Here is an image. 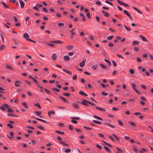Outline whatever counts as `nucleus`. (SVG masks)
Instances as JSON below:
<instances>
[{
	"instance_id": "f257e3e1",
	"label": "nucleus",
	"mask_w": 153,
	"mask_h": 153,
	"mask_svg": "<svg viewBox=\"0 0 153 153\" xmlns=\"http://www.w3.org/2000/svg\"><path fill=\"white\" fill-rule=\"evenodd\" d=\"M81 103L83 105L87 106H88L89 105L88 104L94 106H96V105L94 103L88 101L86 100L82 99V102Z\"/></svg>"
},
{
	"instance_id": "f03ea898",
	"label": "nucleus",
	"mask_w": 153,
	"mask_h": 153,
	"mask_svg": "<svg viewBox=\"0 0 153 153\" xmlns=\"http://www.w3.org/2000/svg\"><path fill=\"white\" fill-rule=\"evenodd\" d=\"M3 106L5 108L7 109V111L9 112H13V110L10 108V106L7 104L4 103L3 104Z\"/></svg>"
},
{
	"instance_id": "7ed1b4c3",
	"label": "nucleus",
	"mask_w": 153,
	"mask_h": 153,
	"mask_svg": "<svg viewBox=\"0 0 153 153\" xmlns=\"http://www.w3.org/2000/svg\"><path fill=\"white\" fill-rule=\"evenodd\" d=\"M123 12L130 18V19L131 20H132L133 19L132 18V17L131 16L127 10H124L123 11Z\"/></svg>"
},
{
	"instance_id": "20e7f679",
	"label": "nucleus",
	"mask_w": 153,
	"mask_h": 153,
	"mask_svg": "<svg viewBox=\"0 0 153 153\" xmlns=\"http://www.w3.org/2000/svg\"><path fill=\"white\" fill-rule=\"evenodd\" d=\"M132 87L134 91L137 94H140V93L139 91H138L136 89V85L134 84V83H132Z\"/></svg>"
},
{
	"instance_id": "39448f33",
	"label": "nucleus",
	"mask_w": 153,
	"mask_h": 153,
	"mask_svg": "<svg viewBox=\"0 0 153 153\" xmlns=\"http://www.w3.org/2000/svg\"><path fill=\"white\" fill-rule=\"evenodd\" d=\"M86 59H85L79 63V65L81 67H83L85 65Z\"/></svg>"
},
{
	"instance_id": "423d86ee",
	"label": "nucleus",
	"mask_w": 153,
	"mask_h": 153,
	"mask_svg": "<svg viewBox=\"0 0 153 153\" xmlns=\"http://www.w3.org/2000/svg\"><path fill=\"white\" fill-rule=\"evenodd\" d=\"M117 2L120 4L121 5H124V6H125V7H128L129 6L128 5V4H127L124 3H123L122 2L120 1L119 0H117Z\"/></svg>"
},
{
	"instance_id": "0eeeda50",
	"label": "nucleus",
	"mask_w": 153,
	"mask_h": 153,
	"mask_svg": "<svg viewBox=\"0 0 153 153\" xmlns=\"http://www.w3.org/2000/svg\"><path fill=\"white\" fill-rule=\"evenodd\" d=\"M23 36L24 38H25L28 41L29 39H30L28 38L29 37V35H28L27 33H25L23 34Z\"/></svg>"
},
{
	"instance_id": "6e6552de",
	"label": "nucleus",
	"mask_w": 153,
	"mask_h": 153,
	"mask_svg": "<svg viewBox=\"0 0 153 153\" xmlns=\"http://www.w3.org/2000/svg\"><path fill=\"white\" fill-rule=\"evenodd\" d=\"M21 82L18 80H16L15 82V86L16 87H19L21 85Z\"/></svg>"
},
{
	"instance_id": "1a4fd4ad",
	"label": "nucleus",
	"mask_w": 153,
	"mask_h": 153,
	"mask_svg": "<svg viewBox=\"0 0 153 153\" xmlns=\"http://www.w3.org/2000/svg\"><path fill=\"white\" fill-rule=\"evenodd\" d=\"M51 58L52 60L55 61L57 59V55L55 53H53L51 56Z\"/></svg>"
},
{
	"instance_id": "9d476101",
	"label": "nucleus",
	"mask_w": 153,
	"mask_h": 153,
	"mask_svg": "<svg viewBox=\"0 0 153 153\" xmlns=\"http://www.w3.org/2000/svg\"><path fill=\"white\" fill-rule=\"evenodd\" d=\"M79 94L84 97H86L88 96V95L85 93L82 90H80L79 92Z\"/></svg>"
},
{
	"instance_id": "9b49d317",
	"label": "nucleus",
	"mask_w": 153,
	"mask_h": 153,
	"mask_svg": "<svg viewBox=\"0 0 153 153\" xmlns=\"http://www.w3.org/2000/svg\"><path fill=\"white\" fill-rule=\"evenodd\" d=\"M74 48V46L72 45H69L66 47V48L68 50H71Z\"/></svg>"
},
{
	"instance_id": "f8f14e48",
	"label": "nucleus",
	"mask_w": 153,
	"mask_h": 153,
	"mask_svg": "<svg viewBox=\"0 0 153 153\" xmlns=\"http://www.w3.org/2000/svg\"><path fill=\"white\" fill-rule=\"evenodd\" d=\"M19 2L20 4L21 8H23L25 6V3L22 0H19Z\"/></svg>"
},
{
	"instance_id": "ddd939ff",
	"label": "nucleus",
	"mask_w": 153,
	"mask_h": 153,
	"mask_svg": "<svg viewBox=\"0 0 153 153\" xmlns=\"http://www.w3.org/2000/svg\"><path fill=\"white\" fill-rule=\"evenodd\" d=\"M99 65L103 69L107 70L108 68L106 66L102 64H99Z\"/></svg>"
},
{
	"instance_id": "4468645a",
	"label": "nucleus",
	"mask_w": 153,
	"mask_h": 153,
	"mask_svg": "<svg viewBox=\"0 0 153 153\" xmlns=\"http://www.w3.org/2000/svg\"><path fill=\"white\" fill-rule=\"evenodd\" d=\"M95 108L96 109L98 110H99L100 111H103L104 112L105 111V110L104 108H100V107H95Z\"/></svg>"
},
{
	"instance_id": "2eb2a0df",
	"label": "nucleus",
	"mask_w": 153,
	"mask_h": 153,
	"mask_svg": "<svg viewBox=\"0 0 153 153\" xmlns=\"http://www.w3.org/2000/svg\"><path fill=\"white\" fill-rule=\"evenodd\" d=\"M59 97L65 103H68V101L65 98L63 97H62L61 96H60Z\"/></svg>"
},
{
	"instance_id": "dca6fc26",
	"label": "nucleus",
	"mask_w": 153,
	"mask_h": 153,
	"mask_svg": "<svg viewBox=\"0 0 153 153\" xmlns=\"http://www.w3.org/2000/svg\"><path fill=\"white\" fill-rule=\"evenodd\" d=\"M51 42L52 43H56L57 44H62V42L60 40H57V41H51Z\"/></svg>"
},
{
	"instance_id": "f3484780",
	"label": "nucleus",
	"mask_w": 153,
	"mask_h": 153,
	"mask_svg": "<svg viewBox=\"0 0 153 153\" xmlns=\"http://www.w3.org/2000/svg\"><path fill=\"white\" fill-rule=\"evenodd\" d=\"M70 59V57L67 55H65L64 57V60L66 61H68Z\"/></svg>"
},
{
	"instance_id": "a211bd4d",
	"label": "nucleus",
	"mask_w": 153,
	"mask_h": 153,
	"mask_svg": "<svg viewBox=\"0 0 153 153\" xmlns=\"http://www.w3.org/2000/svg\"><path fill=\"white\" fill-rule=\"evenodd\" d=\"M1 3L3 5V6L6 8H8L9 7L4 2H1Z\"/></svg>"
},
{
	"instance_id": "6ab92c4d",
	"label": "nucleus",
	"mask_w": 153,
	"mask_h": 153,
	"mask_svg": "<svg viewBox=\"0 0 153 153\" xmlns=\"http://www.w3.org/2000/svg\"><path fill=\"white\" fill-rule=\"evenodd\" d=\"M140 36L141 37V38L142 39V40L143 41L148 42V40L146 39V38L145 37L141 35H140Z\"/></svg>"
},
{
	"instance_id": "aec40b11",
	"label": "nucleus",
	"mask_w": 153,
	"mask_h": 153,
	"mask_svg": "<svg viewBox=\"0 0 153 153\" xmlns=\"http://www.w3.org/2000/svg\"><path fill=\"white\" fill-rule=\"evenodd\" d=\"M62 70L63 71L66 72V73H67L71 75L72 74V73L71 71L67 70L65 69H63Z\"/></svg>"
},
{
	"instance_id": "412c9836",
	"label": "nucleus",
	"mask_w": 153,
	"mask_h": 153,
	"mask_svg": "<svg viewBox=\"0 0 153 153\" xmlns=\"http://www.w3.org/2000/svg\"><path fill=\"white\" fill-rule=\"evenodd\" d=\"M7 116H11V117H18L17 115H16L15 114H10V113L7 114Z\"/></svg>"
},
{
	"instance_id": "4be33fe9",
	"label": "nucleus",
	"mask_w": 153,
	"mask_h": 153,
	"mask_svg": "<svg viewBox=\"0 0 153 153\" xmlns=\"http://www.w3.org/2000/svg\"><path fill=\"white\" fill-rule=\"evenodd\" d=\"M72 106L76 109H79V106L78 104L76 103H74L72 104Z\"/></svg>"
},
{
	"instance_id": "5701e85b",
	"label": "nucleus",
	"mask_w": 153,
	"mask_h": 153,
	"mask_svg": "<svg viewBox=\"0 0 153 153\" xmlns=\"http://www.w3.org/2000/svg\"><path fill=\"white\" fill-rule=\"evenodd\" d=\"M139 43V42L137 41H134L132 42L133 45H138Z\"/></svg>"
},
{
	"instance_id": "b1692460",
	"label": "nucleus",
	"mask_w": 153,
	"mask_h": 153,
	"mask_svg": "<svg viewBox=\"0 0 153 153\" xmlns=\"http://www.w3.org/2000/svg\"><path fill=\"white\" fill-rule=\"evenodd\" d=\"M104 60L105 62L107 63V64L109 66H111V63L110 61L106 59H105Z\"/></svg>"
},
{
	"instance_id": "393cba45",
	"label": "nucleus",
	"mask_w": 153,
	"mask_h": 153,
	"mask_svg": "<svg viewBox=\"0 0 153 153\" xmlns=\"http://www.w3.org/2000/svg\"><path fill=\"white\" fill-rule=\"evenodd\" d=\"M112 135L117 140V141H120V138L117 137L116 135L114 134H112Z\"/></svg>"
},
{
	"instance_id": "a878e982",
	"label": "nucleus",
	"mask_w": 153,
	"mask_h": 153,
	"mask_svg": "<svg viewBox=\"0 0 153 153\" xmlns=\"http://www.w3.org/2000/svg\"><path fill=\"white\" fill-rule=\"evenodd\" d=\"M93 117L96 119H97L98 120H102V118H101V117L97 116V115H94L93 116Z\"/></svg>"
},
{
	"instance_id": "bb28decb",
	"label": "nucleus",
	"mask_w": 153,
	"mask_h": 153,
	"mask_svg": "<svg viewBox=\"0 0 153 153\" xmlns=\"http://www.w3.org/2000/svg\"><path fill=\"white\" fill-rule=\"evenodd\" d=\"M132 8L133 9H134L135 10H136L137 12L140 13V14H142V13L138 9H137V8L134 7H132Z\"/></svg>"
},
{
	"instance_id": "cd10ccee",
	"label": "nucleus",
	"mask_w": 153,
	"mask_h": 153,
	"mask_svg": "<svg viewBox=\"0 0 153 153\" xmlns=\"http://www.w3.org/2000/svg\"><path fill=\"white\" fill-rule=\"evenodd\" d=\"M47 45L49 46L52 47H54L55 46L54 44L51 43H47Z\"/></svg>"
},
{
	"instance_id": "c85d7f7f",
	"label": "nucleus",
	"mask_w": 153,
	"mask_h": 153,
	"mask_svg": "<svg viewBox=\"0 0 153 153\" xmlns=\"http://www.w3.org/2000/svg\"><path fill=\"white\" fill-rule=\"evenodd\" d=\"M104 147L106 151L108 152L109 153L111 152L110 150L108 147L105 146H104Z\"/></svg>"
},
{
	"instance_id": "c756f323",
	"label": "nucleus",
	"mask_w": 153,
	"mask_h": 153,
	"mask_svg": "<svg viewBox=\"0 0 153 153\" xmlns=\"http://www.w3.org/2000/svg\"><path fill=\"white\" fill-rule=\"evenodd\" d=\"M34 113L38 116L40 115L42 113L41 111H35L34 112Z\"/></svg>"
},
{
	"instance_id": "7c9ffc66",
	"label": "nucleus",
	"mask_w": 153,
	"mask_h": 153,
	"mask_svg": "<svg viewBox=\"0 0 153 153\" xmlns=\"http://www.w3.org/2000/svg\"><path fill=\"white\" fill-rule=\"evenodd\" d=\"M93 121L94 123L97 124H101V122L98 120H94Z\"/></svg>"
},
{
	"instance_id": "2f4dec72",
	"label": "nucleus",
	"mask_w": 153,
	"mask_h": 153,
	"mask_svg": "<svg viewBox=\"0 0 153 153\" xmlns=\"http://www.w3.org/2000/svg\"><path fill=\"white\" fill-rule=\"evenodd\" d=\"M34 105L35 106H37V107H38L40 109L41 108V106H40V105L39 104V103H36V104H34Z\"/></svg>"
},
{
	"instance_id": "473e14b6",
	"label": "nucleus",
	"mask_w": 153,
	"mask_h": 153,
	"mask_svg": "<svg viewBox=\"0 0 153 153\" xmlns=\"http://www.w3.org/2000/svg\"><path fill=\"white\" fill-rule=\"evenodd\" d=\"M55 132L60 134H64V132L60 131L58 130H55Z\"/></svg>"
},
{
	"instance_id": "72a5a7b5",
	"label": "nucleus",
	"mask_w": 153,
	"mask_h": 153,
	"mask_svg": "<svg viewBox=\"0 0 153 153\" xmlns=\"http://www.w3.org/2000/svg\"><path fill=\"white\" fill-rule=\"evenodd\" d=\"M104 124L107 125L111 127V128H115V126H113V125H111L110 124H108V123H104Z\"/></svg>"
},
{
	"instance_id": "f704fd0d",
	"label": "nucleus",
	"mask_w": 153,
	"mask_h": 153,
	"mask_svg": "<svg viewBox=\"0 0 153 153\" xmlns=\"http://www.w3.org/2000/svg\"><path fill=\"white\" fill-rule=\"evenodd\" d=\"M104 124L107 125L111 127V128H115V126H113V125H111L110 124H108V123H104Z\"/></svg>"
},
{
	"instance_id": "c9c22d12",
	"label": "nucleus",
	"mask_w": 153,
	"mask_h": 153,
	"mask_svg": "<svg viewBox=\"0 0 153 153\" xmlns=\"http://www.w3.org/2000/svg\"><path fill=\"white\" fill-rule=\"evenodd\" d=\"M5 47V46L4 44H2L0 46V51L3 50Z\"/></svg>"
},
{
	"instance_id": "e433bc0d",
	"label": "nucleus",
	"mask_w": 153,
	"mask_h": 153,
	"mask_svg": "<svg viewBox=\"0 0 153 153\" xmlns=\"http://www.w3.org/2000/svg\"><path fill=\"white\" fill-rule=\"evenodd\" d=\"M22 104L27 108H28V107L27 105V104L25 102H23L22 103Z\"/></svg>"
},
{
	"instance_id": "4c0bfd02",
	"label": "nucleus",
	"mask_w": 153,
	"mask_h": 153,
	"mask_svg": "<svg viewBox=\"0 0 153 153\" xmlns=\"http://www.w3.org/2000/svg\"><path fill=\"white\" fill-rule=\"evenodd\" d=\"M62 95H63L64 96H67V97H69L70 94L68 93H63Z\"/></svg>"
},
{
	"instance_id": "58836bf2",
	"label": "nucleus",
	"mask_w": 153,
	"mask_h": 153,
	"mask_svg": "<svg viewBox=\"0 0 153 153\" xmlns=\"http://www.w3.org/2000/svg\"><path fill=\"white\" fill-rule=\"evenodd\" d=\"M129 123L131 126H136V124L132 121H130L129 122Z\"/></svg>"
},
{
	"instance_id": "ea45409f",
	"label": "nucleus",
	"mask_w": 153,
	"mask_h": 153,
	"mask_svg": "<svg viewBox=\"0 0 153 153\" xmlns=\"http://www.w3.org/2000/svg\"><path fill=\"white\" fill-rule=\"evenodd\" d=\"M60 144H63V146H68V144H66L64 142H62V141L60 142Z\"/></svg>"
},
{
	"instance_id": "a19ab883",
	"label": "nucleus",
	"mask_w": 153,
	"mask_h": 153,
	"mask_svg": "<svg viewBox=\"0 0 153 153\" xmlns=\"http://www.w3.org/2000/svg\"><path fill=\"white\" fill-rule=\"evenodd\" d=\"M129 71L132 74H134V70L132 69H130L129 70Z\"/></svg>"
},
{
	"instance_id": "79ce46f5",
	"label": "nucleus",
	"mask_w": 153,
	"mask_h": 153,
	"mask_svg": "<svg viewBox=\"0 0 153 153\" xmlns=\"http://www.w3.org/2000/svg\"><path fill=\"white\" fill-rule=\"evenodd\" d=\"M124 26L125 27V28L126 29V30H127L128 31H130L131 30V29L130 28L127 27L125 25H124Z\"/></svg>"
},
{
	"instance_id": "37998d69",
	"label": "nucleus",
	"mask_w": 153,
	"mask_h": 153,
	"mask_svg": "<svg viewBox=\"0 0 153 153\" xmlns=\"http://www.w3.org/2000/svg\"><path fill=\"white\" fill-rule=\"evenodd\" d=\"M77 79V75L76 74L74 75L73 76L72 79L74 80H75Z\"/></svg>"
},
{
	"instance_id": "c03bdc74",
	"label": "nucleus",
	"mask_w": 153,
	"mask_h": 153,
	"mask_svg": "<svg viewBox=\"0 0 153 153\" xmlns=\"http://www.w3.org/2000/svg\"><path fill=\"white\" fill-rule=\"evenodd\" d=\"M6 67L7 68H8V69L12 70L13 69V68H12L9 65H6Z\"/></svg>"
},
{
	"instance_id": "a18cd8bd",
	"label": "nucleus",
	"mask_w": 153,
	"mask_h": 153,
	"mask_svg": "<svg viewBox=\"0 0 153 153\" xmlns=\"http://www.w3.org/2000/svg\"><path fill=\"white\" fill-rule=\"evenodd\" d=\"M44 90L45 91V92L48 94H51V92H50V91L46 89V88H45L44 89Z\"/></svg>"
},
{
	"instance_id": "49530a36",
	"label": "nucleus",
	"mask_w": 153,
	"mask_h": 153,
	"mask_svg": "<svg viewBox=\"0 0 153 153\" xmlns=\"http://www.w3.org/2000/svg\"><path fill=\"white\" fill-rule=\"evenodd\" d=\"M105 2L107 4H109L111 6H113V4L111 2L109 1L108 0H106Z\"/></svg>"
},
{
	"instance_id": "de8ad7c7",
	"label": "nucleus",
	"mask_w": 153,
	"mask_h": 153,
	"mask_svg": "<svg viewBox=\"0 0 153 153\" xmlns=\"http://www.w3.org/2000/svg\"><path fill=\"white\" fill-rule=\"evenodd\" d=\"M7 126L9 127L10 128H13V126L11 124H8L7 125Z\"/></svg>"
},
{
	"instance_id": "09e8293b",
	"label": "nucleus",
	"mask_w": 153,
	"mask_h": 153,
	"mask_svg": "<svg viewBox=\"0 0 153 153\" xmlns=\"http://www.w3.org/2000/svg\"><path fill=\"white\" fill-rule=\"evenodd\" d=\"M113 37H114V36H113L111 35V36H109L107 38V39L108 40H111V39L113 38Z\"/></svg>"
},
{
	"instance_id": "8fccbe9b",
	"label": "nucleus",
	"mask_w": 153,
	"mask_h": 153,
	"mask_svg": "<svg viewBox=\"0 0 153 153\" xmlns=\"http://www.w3.org/2000/svg\"><path fill=\"white\" fill-rule=\"evenodd\" d=\"M71 151V150L69 149H65V152L67 153H69Z\"/></svg>"
},
{
	"instance_id": "3c124183",
	"label": "nucleus",
	"mask_w": 153,
	"mask_h": 153,
	"mask_svg": "<svg viewBox=\"0 0 153 153\" xmlns=\"http://www.w3.org/2000/svg\"><path fill=\"white\" fill-rule=\"evenodd\" d=\"M112 63L113 64V66H114V67H115V66H117V64L116 62L115 61H114V60H112Z\"/></svg>"
},
{
	"instance_id": "603ef678",
	"label": "nucleus",
	"mask_w": 153,
	"mask_h": 153,
	"mask_svg": "<svg viewBox=\"0 0 153 153\" xmlns=\"http://www.w3.org/2000/svg\"><path fill=\"white\" fill-rule=\"evenodd\" d=\"M37 127L38 128H39V129H40L42 130H45V129L42 126H38Z\"/></svg>"
},
{
	"instance_id": "864d4df0",
	"label": "nucleus",
	"mask_w": 153,
	"mask_h": 153,
	"mask_svg": "<svg viewBox=\"0 0 153 153\" xmlns=\"http://www.w3.org/2000/svg\"><path fill=\"white\" fill-rule=\"evenodd\" d=\"M71 119H74L76 120H78L80 119V118L78 117H71Z\"/></svg>"
},
{
	"instance_id": "5fc2aeb1",
	"label": "nucleus",
	"mask_w": 153,
	"mask_h": 153,
	"mask_svg": "<svg viewBox=\"0 0 153 153\" xmlns=\"http://www.w3.org/2000/svg\"><path fill=\"white\" fill-rule=\"evenodd\" d=\"M52 89H53V90L58 92H59L60 91V90L59 89L56 88H52Z\"/></svg>"
},
{
	"instance_id": "6e6d98bb",
	"label": "nucleus",
	"mask_w": 153,
	"mask_h": 153,
	"mask_svg": "<svg viewBox=\"0 0 153 153\" xmlns=\"http://www.w3.org/2000/svg\"><path fill=\"white\" fill-rule=\"evenodd\" d=\"M117 56L123 59L124 57L120 54H117Z\"/></svg>"
},
{
	"instance_id": "4d7b16f0",
	"label": "nucleus",
	"mask_w": 153,
	"mask_h": 153,
	"mask_svg": "<svg viewBox=\"0 0 153 153\" xmlns=\"http://www.w3.org/2000/svg\"><path fill=\"white\" fill-rule=\"evenodd\" d=\"M118 123L121 126H123V123L122 122V121L120 120H118Z\"/></svg>"
},
{
	"instance_id": "13d9d810",
	"label": "nucleus",
	"mask_w": 153,
	"mask_h": 153,
	"mask_svg": "<svg viewBox=\"0 0 153 153\" xmlns=\"http://www.w3.org/2000/svg\"><path fill=\"white\" fill-rule=\"evenodd\" d=\"M74 54L73 52H70L68 53V55L70 56H71L73 55Z\"/></svg>"
},
{
	"instance_id": "bf43d9fd",
	"label": "nucleus",
	"mask_w": 153,
	"mask_h": 153,
	"mask_svg": "<svg viewBox=\"0 0 153 153\" xmlns=\"http://www.w3.org/2000/svg\"><path fill=\"white\" fill-rule=\"evenodd\" d=\"M97 65H93L92 67V68L94 70H96L97 68Z\"/></svg>"
},
{
	"instance_id": "052dcab7",
	"label": "nucleus",
	"mask_w": 153,
	"mask_h": 153,
	"mask_svg": "<svg viewBox=\"0 0 153 153\" xmlns=\"http://www.w3.org/2000/svg\"><path fill=\"white\" fill-rule=\"evenodd\" d=\"M74 30V29H72L71 30H70V32H71V34L72 35H75V33L74 32V31H73V30Z\"/></svg>"
},
{
	"instance_id": "680f3d73",
	"label": "nucleus",
	"mask_w": 153,
	"mask_h": 153,
	"mask_svg": "<svg viewBox=\"0 0 153 153\" xmlns=\"http://www.w3.org/2000/svg\"><path fill=\"white\" fill-rule=\"evenodd\" d=\"M83 128L86 130L91 129V128L85 126H83Z\"/></svg>"
},
{
	"instance_id": "e2e57ef3",
	"label": "nucleus",
	"mask_w": 153,
	"mask_h": 153,
	"mask_svg": "<svg viewBox=\"0 0 153 153\" xmlns=\"http://www.w3.org/2000/svg\"><path fill=\"white\" fill-rule=\"evenodd\" d=\"M86 15H87V17H88V18L89 19H91V15H90V14L89 13H87Z\"/></svg>"
},
{
	"instance_id": "0e129e2a",
	"label": "nucleus",
	"mask_w": 153,
	"mask_h": 153,
	"mask_svg": "<svg viewBox=\"0 0 153 153\" xmlns=\"http://www.w3.org/2000/svg\"><path fill=\"white\" fill-rule=\"evenodd\" d=\"M71 122L74 124H77V122L76 121L73 120H71Z\"/></svg>"
},
{
	"instance_id": "69168bd1",
	"label": "nucleus",
	"mask_w": 153,
	"mask_h": 153,
	"mask_svg": "<svg viewBox=\"0 0 153 153\" xmlns=\"http://www.w3.org/2000/svg\"><path fill=\"white\" fill-rule=\"evenodd\" d=\"M32 79L37 84V85L39 84L37 81L34 78H33Z\"/></svg>"
},
{
	"instance_id": "338daca9",
	"label": "nucleus",
	"mask_w": 153,
	"mask_h": 153,
	"mask_svg": "<svg viewBox=\"0 0 153 153\" xmlns=\"http://www.w3.org/2000/svg\"><path fill=\"white\" fill-rule=\"evenodd\" d=\"M96 147H97L99 149H102V147L100 145H98V144H97L96 145Z\"/></svg>"
},
{
	"instance_id": "774afa93",
	"label": "nucleus",
	"mask_w": 153,
	"mask_h": 153,
	"mask_svg": "<svg viewBox=\"0 0 153 153\" xmlns=\"http://www.w3.org/2000/svg\"><path fill=\"white\" fill-rule=\"evenodd\" d=\"M5 107L3 106H1L0 107V108L3 111H5V109L4 108Z\"/></svg>"
}]
</instances>
